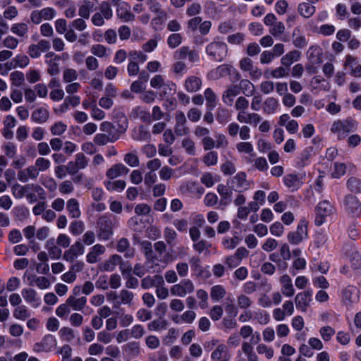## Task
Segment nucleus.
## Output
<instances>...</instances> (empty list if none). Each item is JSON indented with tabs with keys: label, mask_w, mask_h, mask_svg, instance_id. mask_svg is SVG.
Segmentation results:
<instances>
[{
	"label": "nucleus",
	"mask_w": 361,
	"mask_h": 361,
	"mask_svg": "<svg viewBox=\"0 0 361 361\" xmlns=\"http://www.w3.org/2000/svg\"><path fill=\"white\" fill-rule=\"evenodd\" d=\"M49 118V111L44 107H39L32 111L31 120L37 123H44Z\"/></svg>",
	"instance_id": "35"
},
{
	"label": "nucleus",
	"mask_w": 361,
	"mask_h": 361,
	"mask_svg": "<svg viewBox=\"0 0 361 361\" xmlns=\"http://www.w3.org/2000/svg\"><path fill=\"white\" fill-rule=\"evenodd\" d=\"M279 106L277 99L270 97H267L263 103V112L267 114H274Z\"/></svg>",
	"instance_id": "41"
},
{
	"label": "nucleus",
	"mask_w": 361,
	"mask_h": 361,
	"mask_svg": "<svg viewBox=\"0 0 361 361\" xmlns=\"http://www.w3.org/2000/svg\"><path fill=\"white\" fill-rule=\"evenodd\" d=\"M116 250L119 252H126L125 257L127 258H131L134 256V249L130 247V242L126 238H122L118 240Z\"/></svg>",
	"instance_id": "39"
},
{
	"label": "nucleus",
	"mask_w": 361,
	"mask_h": 361,
	"mask_svg": "<svg viewBox=\"0 0 361 361\" xmlns=\"http://www.w3.org/2000/svg\"><path fill=\"white\" fill-rule=\"evenodd\" d=\"M98 238L103 240H109L113 235V222L106 216H102L99 220Z\"/></svg>",
	"instance_id": "8"
},
{
	"label": "nucleus",
	"mask_w": 361,
	"mask_h": 361,
	"mask_svg": "<svg viewBox=\"0 0 361 361\" xmlns=\"http://www.w3.org/2000/svg\"><path fill=\"white\" fill-rule=\"evenodd\" d=\"M104 184L109 191L116 192H121L126 185V182L122 180L105 181Z\"/></svg>",
	"instance_id": "54"
},
{
	"label": "nucleus",
	"mask_w": 361,
	"mask_h": 361,
	"mask_svg": "<svg viewBox=\"0 0 361 361\" xmlns=\"http://www.w3.org/2000/svg\"><path fill=\"white\" fill-rule=\"evenodd\" d=\"M11 30L13 34L18 37H23L27 33L28 26L24 23H15L12 25Z\"/></svg>",
	"instance_id": "60"
},
{
	"label": "nucleus",
	"mask_w": 361,
	"mask_h": 361,
	"mask_svg": "<svg viewBox=\"0 0 361 361\" xmlns=\"http://www.w3.org/2000/svg\"><path fill=\"white\" fill-rule=\"evenodd\" d=\"M106 252V247L101 244L93 245L86 255V261L89 264H95L100 261L99 256Z\"/></svg>",
	"instance_id": "24"
},
{
	"label": "nucleus",
	"mask_w": 361,
	"mask_h": 361,
	"mask_svg": "<svg viewBox=\"0 0 361 361\" xmlns=\"http://www.w3.org/2000/svg\"><path fill=\"white\" fill-rule=\"evenodd\" d=\"M27 280L30 286H35L39 289H47L51 286L49 279L45 276L32 275L27 278Z\"/></svg>",
	"instance_id": "32"
},
{
	"label": "nucleus",
	"mask_w": 361,
	"mask_h": 361,
	"mask_svg": "<svg viewBox=\"0 0 361 361\" xmlns=\"http://www.w3.org/2000/svg\"><path fill=\"white\" fill-rule=\"evenodd\" d=\"M294 300L298 310L302 312H307L312 300V290L310 289L298 293Z\"/></svg>",
	"instance_id": "11"
},
{
	"label": "nucleus",
	"mask_w": 361,
	"mask_h": 361,
	"mask_svg": "<svg viewBox=\"0 0 361 361\" xmlns=\"http://www.w3.org/2000/svg\"><path fill=\"white\" fill-rule=\"evenodd\" d=\"M307 237V221L305 219H302L298 224L297 230L293 232H290L288 234L287 238L290 243L293 245H298Z\"/></svg>",
	"instance_id": "5"
},
{
	"label": "nucleus",
	"mask_w": 361,
	"mask_h": 361,
	"mask_svg": "<svg viewBox=\"0 0 361 361\" xmlns=\"http://www.w3.org/2000/svg\"><path fill=\"white\" fill-rule=\"evenodd\" d=\"M239 334L244 340L250 338L249 341L254 344H258L261 341L259 332L254 331V329L250 325L241 326Z\"/></svg>",
	"instance_id": "18"
},
{
	"label": "nucleus",
	"mask_w": 361,
	"mask_h": 361,
	"mask_svg": "<svg viewBox=\"0 0 361 361\" xmlns=\"http://www.w3.org/2000/svg\"><path fill=\"white\" fill-rule=\"evenodd\" d=\"M239 66L243 72H248L252 79H258L262 75L261 70L255 66L252 59L248 57L243 58L239 62Z\"/></svg>",
	"instance_id": "16"
},
{
	"label": "nucleus",
	"mask_w": 361,
	"mask_h": 361,
	"mask_svg": "<svg viewBox=\"0 0 361 361\" xmlns=\"http://www.w3.org/2000/svg\"><path fill=\"white\" fill-rule=\"evenodd\" d=\"M122 262V257L116 254L111 255L108 259L104 261L99 265V269L102 271H113L118 264Z\"/></svg>",
	"instance_id": "25"
},
{
	"label": "nucleus",
	"mask_w": 361,
	"mask_h": 361,
	"mask_svg": "<svg viewBox=\"0 0 361 361\" xmlns=\"http://www.w3.org/2000/svg\"><path fill=\"white\" fill-rule=\"evenodd\" d=\"M226 295L225 288L220 285L214 286L211 288L210 295L213 300L219 301L222 299Z\"/></svg>",
	"instance_id": "62"
},
{
	"label": "nucleus",
	"mask_w": 361,
	"mask_h": 361,
	"mask_svg": "<svg viewBox=\"0 0 361 361\" xmlns=\"http://www.w3.org/2000/svg\"><path fill=\"white\" fill-rule=\"evenodd\" d=\"M307 56L309 61L312 64H317L321 63L322 56V49L319 46H311L307 52Z\"/></svg>",
	"instance_id": "38"
},
{
	"label": "nucleus",
	"mask_w": 361,
	"mask_h": 361,
	"mask_svg": "<svg viewBox=\"0 0 361 361\" xmlns=\"http://www.w3.org/2000/svg\"><path fill=\"white\" fill-rule=\"evenodd\" d=\"M218 340H212L209 343V346L212 348L216 345V349L211 354V359L214 361H221L228 357V361L230 360L231 355L228 354V350L227 346L224 344H218Z\"/></svg>",
	"instance_id": "13"
},
{
	"label": "nucleus",
	"mask_w": 361,
	"mask_h": 361,
	"mask_svg": "<svg viewBox=\"0 0 361 361\" xmlns=\"http://www.w3.org/2000/svg\"><path fill=\"white\" fill-rule=\"evenodd\" d=\"M316 8L313 5L307 2L299 4L298 11L302 17L308 18L315 13Z\"/></svg>",
	"instance_id": "45"
},
{
	"label": "nucleus",
	"mask_w": 361,
	"mask_h": 361,
	"mask_svg": "<svg viewBox=\"0 0 361 361\" xmlns=\"http://www.w3.org/2000/svg\"><path fill=\"white\" fill-rule=\"evenodd\" d=\"M299 28H295L293 32V44L297 48H304L307 46V42L305 35L300 33Z\"/></svg>",
	"instance_id": "47"
},
{
	"label": "nucleus",
	"mask_w": 361,
	"mask_h": 361,
	"mask_svg": "<svg viewBox=\"0 0 361 361\" xmlns=\"http://www.w3.org/2000/svg\"><path fill=\"white\" fill-rule=\"evenodd\" d=\"M216 190L220 195L219 207H226L232 202L233 190L224 184H219Z\"/></svg>",
	"instance_id": "17"
},
{
	"label": "nucleus",
	"mask_w": 361,
	"mask_h": 361,
	"mask_svg": "<svg viewBox=\"0 0 361 361\" xmlns=\"http://www.w3.org/2000/svg\"><path fill=\"white\" fill-rule=\"evenodd\" d=\"M39 175L35 165H31L25 169L18 171V179L22 183H27L29 180H36Z\"/></svg>",
	"instance_id": "22"
},
{
	"label": "nucleus",
	"mask_w": 361,
	"mask_h": 361,
	"mask_svg": "<svg viewBox=\"0 0 361 361\" xmlns=\"http://www.w3.org/2000/svg\"><path fill=\"white\" fill-rule=\"evenodd\" d=\"M85 231V224L82 221H73L69 226V231L73 235L77 236Z\"/></svg>",
	"instance_id": "58"
},
{
	"label": "nucleus",
	"mask_w": 361,
	"mask_h": 361,
	"mask_svg": "<svg viewBox=\"0 0 361 361\" xmlns=\"http://www.w3.org/2000/svg\"><path fill=\"white\" fill-rule=\"evenodd\" d=\"M22 295L26 302L33 307H37L41 302L40 298L37 295L35 290L32 288H24L22 290Z\"/></svg>",
	"instance_id": "29"
},
{
	"label": "nucleus",
	"mask_w": 361,
	"mask_h": 361,
	"mask_svg": "<svg viewBox=\"0 0 361 361\" xmlns=\"http://www.w3.org/2000/svg\"><path fill=\"white\" fill-rule=\"evenodd\" d=\"M129 172V169L123 164H116L109 169L106 176L109 179H114L122 175H126Z\"/></svg>",
	"instance_id": "31"
},
{
	"label": "nucleus",
	"mask_w": 361,
	"mask_h": 361,
	"mask_svg": "<svg viewBox=\"0 0 361 361\" xmlns=\"http://www.w3.org/2000/svg\"><path fill=\"white\" fill-rule=\"evenodd\" d=\"M118 298L120 299L119 304L131 305L134 298V293L127 289H122Z\"/></svg>",
	"instance_id": "57"
},
{
	"label": "nucleus",
	"mask_w": 361,
	"mask_h": 361,
	"mask_svg": "<svg viewBox=\"0 0 361 361\" xmlns=\"http://www.w3.org/2000/svg\"><path fill=\"white\" fill-rule=\"evenodd\" d=\"M97 13L106 20H110L113 16V11L111 8L110 3L109 1H102L99 6V11Z\"/></svg>",
	"instance_id": "52"
},
{
	"label": "nucleus",
	"mask_w": 361,
	"mask_h": 361,
	"mask_svg": "<svg viewBox=\"0 0 361 361\" xmlns=\"http://www.w3.org/2000/svg\"><path fill=\"white\" fill-rule=\"evenodd\" d=\"M85 252V247L80 240L75 241L69 249L66 250L63 255V259L66 262H73L75 259Z\"/></svg>",
	"instance_id": "14"
},
{
	"label": "nucleus",
	"mask_w": 361,
	"mask_h": 361,
	"mask_svg": "<svg viewBox=\"0 0 361 361\" xmlns=\"http://www.w3.org/2000/svg\"><path fill=\"white\" fill-rule=\"evenodd\" d=\"M66 209L71 218L78 219L81 216L79 202L75 198H71L67 201Z\"/></svg>",
	"instance_id": "36"
},
{
	"label": "nucleus",
	"mask_w": 361,
	"mask_h": 361,
	"mask_svg": "<svg viewBox=\"0 0 361 361\" xmlns=\"http://www.w3.org/2000/svg\"><path fill=\"white\" fill-rule=\"evenodd\" d=\"M356 128V122L352 119L336 120L331 125V132L336 135L338 140H343Z\"/></svg>",
	"instance_id": "2"
},
{
	"label": "nucleus",
	"mask_w": 361,
	"mask_h": 361,
	"mask_svg": "<svg viewBox=\"0 0 361 361\" xmlns=\"http://www.w3.org/2000/svg\"><path fill=\"white\" fill-rule=\"evenodd\" d=\"M240 94V87L237 85H230L223 92L222 101L227 106H232L234 102V98Z\"/></svg>",
	"instance_id": "28"
},
{
	"label": "nucleus",
	"mask_w": 361,
	"mask_h": 361,
	"mask_svg": "<svg viewBox=\"0 0 361 361\" xmlns=\"http://www.w3.org/2000/svg\"><path fill=\"white\" fill-rule=\"evenodd\" d=\"M168 324L169 322L166 319H158L150 322L147 325V328L149 331H157L163 329H166Z\"/></svg>",
	"instance_id": "56"
},
{
	"label": "nucleus",
	"mask_w": 361,
	"mask_h": 361,
	"mask_svg": "<svg viewBox=\"0 0 361 361\" xmlns=\"http://www.w3.org/2000/svg\"><path fill=\"white\" fill-rule=\"evenodd\" d=\"M164 280L161 275L147 276L141 281V286L147 290L159 285H164Z\"/></svg>",
	"instance_id": "30"
},
{
	"label": "nucleus",
	"mask_w": 361,
	"mask_h": 361,
	"mask_svg": "<svg viewBox=\"0 0 361 361\" xmlns=\"http://www.w3.org/2000/svg\"><path fill=\"white\" fill-rule=\"evenodd\" d=\"M324 82L321 76H314L310 81V85L313 90L327 91L329 90V85L328 82L324 84Z\"/></svg>",
	"instance_id": "51"
},
{
	"label": "nucleus",
	"mask_w": 361,
	"mask_h": 361,
	"mask_svg": "<svg viewBox=\"0 0 361 361\" xmlns=\"http://www.w3.org/2000/svg\"><path fill=\"white\" fill-rule=\"evenodd\" d=\"M30 188V184L21 185L18 183H16L11 188L12 194L16 199H21L26 195Z\"/></svg>",
	"instance_id": "53"
},
{
	"label": "nucleus",
	"mask_w": 361,
	"mask_h": 361,
	"mask_svg": "<svg viewBox=\"0 0 361 361\" xmlns=\"http://www.w3.org/2000/svg\"><path fill=\"white\" fill-rule=\"evenodd\" d=\"M150 133L143 126L135 128L133 130L132 137L136 141H147L150 139Z\"/></svg>",
	"instance_id": "50"
},
{
	"label": "nucleus",
	"mask_w": 361,
	"mask_h": 361,
	"mask_svg": "<svg viewBox=\"0 0 361 361\" xmlns=\"http://www.w3.org/2000/svg\"><path fill=\"white\" fill-rule=\"evenodd\" d=\"M305 178L304 173H289L283 177V183L291 191H295L303 185Z\"/></svg>",
	"instance_id": "10"
},
{
	"label": "nucleus",
	"mask_w": 361,
	"mask_h": 361,
	"mask_svg": "<svg viewBox=\"0 0 361 361\" xmlns=\"http://www.w3.org/2000/svg\"><path fill=\"white\" fill-rule=\"evenodd\" d=\"M176 53L180 59H188L190 62H197L199 61V54L195 50L190 49L188 47H180Z\"/></svg>",
	"instance_id": "33"
},
{
	"label": "nucleus",
	"mask_w": 361,
	"mask_h": 361,
	"mask_svg": "<svg viewBox=\"0 0 361 361\" xmlns=\"http://www.w3.org/2000/svg\"><path fill=\"white\" fill-rule=\"evenodd\" d=\"M335 212L334 207L328 200L320 202L315 208L314 223L317 226L322 225L328 216Z\"/></svg>",
	"instance_id": "3"
},
{
	"label": "nucleus",
	"mask_w": 361,
	"mask_h": 361,
	"mask_svg": "<svg viewBox=\"0 0 361 361\" xmlns=\"http://www.w3.org/2000/svg\"><path fill=\"white\" fill-rule=\"evenodd\" d=\"M130 6L126 2H123L116 10L117 16L125 22L133 20L134 16L130 11Z\"/></svg>",
	"instance_id": "37"
},
{
	"label": "nucleus",
	"mask_w": 361,
	"mask_h": 361,
	"mask_svg": "<svg viewBox=\"0 0 361 361\" xmlns=\"http://www.w3.org/2000/svg\"><path fill=\"white\" fill-rule=\"evenodd\" d=\"M269 33L274 37L275 38H278L281 36L285 32V25L281 21H277L273 25L270 27L269 30Z\"/></svg>",
	"instance_id": "64"
},
{
	"label": "nucleus",
	"mask_w": 361,
	"mask_h": 361,
	"mask_svg": "<svg viewBox=\"0 0 361 361\" xmlns=\"http://www.w3.org/2000/svg\"><path fill=\"white\" fill-rule=\"evenodd\" d=\"M344 66L350 70V73L353 76L361 78V63H359L357 57L350 54L346 55Z\"/></svg>",
	"instance_id": "19"
},
{
	"label": "nucleus",
	"mask_w": 361,
	"mask_h": 361,
	"mask_svg": "<svg viewBox=\"0 0 361 361\" xmlns=\"http://www.w3.org/2000/svg\"><path fill=\"white\" fill-rule=\"evenodd\" d=\"M250 106V102L244 96L238 97L234 104V108L237 111V114L242 112L245 110H248Z\"/></svg>",
	"instance_id": "59"
},
{
	"label": "nucleus",
	"mask_w": 361,
	"mask_h": 361,
	"mask_svg": "<svg viewBox=\"0 0 361 361\" xmlns=\"http://www.w3.org/2000/svg\"><path fill=\"white\" fill-rule=\"evenodd\" d=\"M60 58L54 52H49L45 55V62L48 65L47 73L50 75H56L59 73Z\"/></svg>",
	"instance_id": "20"
},
{
	"label": "nucleus",
	"mask_w": 361,
	"mask_h": 361,
	"mask_svg": "<svg viewBox=\"0 0 361 361\" xmlns=\"http://www.w3.org/2000/svg\"><path fill=\"white\" fill-rule=\"evenodd\" d=\"M220 78L231 75L233 81H238L240 78V75L238 71L232 66L223 64L216 68V72Z\"/></svg>",
	"instance_id": "26"
},
{
	"label": "nucleus",
	"mask_w": 361,
	"mask_h": 361,
	"mask_svg": "<svg viewBox=\"0 0 361 361\" xmlns=\"http://www.w3.org/2000/svg\"><path fill=\"white\" fill-rule=\"evenodd\" d=\"M229 187L238 193H243L250 188V181L247 180V175L245 172H238L228 182Z\"/></svg>",
	"instance_id": "4"
},
{
	"label": "nucleus",
	"mask_w": 361,
	"mask_h": 361,
	"mask_svg": "<svg viewBox=\"0 0 361 361\" xmlns=\"http://www.w3.org/2000/svg\"><path fill=\"white\" fill-rule=\"evenodd\" d=\"M184 86L187 92H196L201 88L202 80L197 76H190L186 78Z\"/></svg>",
	"instance_id": "34"
},
{
	"label": "nucleus",
	"mask_w": 361,
	"mask_h": 361,
	"mask_svg": "<svg viewBox=\"0 0 361 361\" xmlns=\"http://www.w3.org/2000/svg\"><path fill=\"white\" fill-rule=\"evenodd\" d=\"M134 117L140 118L143 122H151L150 113L144 109L137 106L133 110Z\"/></svg>",
	"instance_id": "61"
},
{
	"label": "nucleus",
	"mask_w": 361,
	"mask_h": 361,
	"mask_svg": "<svg viewBox=\"0 0 361 361\" xmlns=\"http://www.w3.org/2000/svg\"><path fill=\"white\" fill-rule=\"evenodd\" d=\"M127 126L123 127L120 131L115 132V127L109 121H104L100 124V130L104 132L108 135H121L126 130Z\"/></svg>",
	"instance_id": "48"
},
{
	"label": "nucleus",
	"mask_w": 361,
	"mask_h": 361,
	"mask_svg": "<svg viewBox=\"0 0 361 361\" xmlns=\"http://www.w3.org/2000/svg\"><path fill=\"white\" fill-rule=\"evenodd\" d=\"M228 48L226 42L216 37L205 47V52L213 61L221 62L227 56Z\"/></svg>",
	"instance_id": "1"
},
{
	"label": "nucleus",
	"mask_w": 361,
	"mask_h": 361,
	"mask_svg": "<svg viewBox=\"0 0 361 361\" xmlns=\"http://www.w3.org/2000/svg\"><path fill=\"white\" fill-rule=\"evenodd\" d=\"M238 87H240V92L242 90L243 93L246 97H251L254 95L255 92V86L250 80L247 79H243L240 81Z\"/></svg>",
	"instance_id": "46"
},
{
	"label": "nucleus",
	"mask_w": 361,
	"mask_h": 361,
	"mask_svg": "<svg viewBox=\"0 0 361 361\" xmlns=\"http://www.w3.org/2000/svg\"><path fill=\"white\" fill-rule=\"evenodd\" d=\"M342 298L347 304L357 302L359 299L358 289L354 286H348L342 290Z\"/></svg>",
	"instance_id": "27"
},
{
	"label": "nucleus",
	"mask_w": 361,
	"mask_h": 361,
	"mask_svg": "<svg viewBox=\"0 0 361 361\" xmlns=\"http://www.w3.org/2000/svg\"><path fill=\"white\" fill-rule=\"evenodd\" d=\"M236 120L242 124H249L253 127H256L262 121V118L259 114L255 112H250L245 110L237 114Z\"/></svg>",
	"instance_id": "12"
},
{
	"label": "nucleus",
	"mask_w": 361,
	"mask_h": 361,
	"mask_svg": "<svg viewBox=\"0 0 361 361\" xmlns=\"http://www.w3.org/2000/svg\"><path fill=\"white\" fill-rule=\"evenodd\" d=\"M241 238L239 236H225L223 238L221 244L224 249L228 250H234L240 243Z\"/></svg>",
	"instance_id": "44"
},
{
	"label": "nucleus",
	"mask_w": 361,
	"mask_h": 361,
	"mask_svg": "<svg viewBox=\"0 0 361 361\" xmlns=\"http://www.w3.org/2000/svg\"><path fill=\"white\" fill-rule=\"evenodd\" d=\"M252 319L256 320L261 325H265L269 323L270 317L267 312L263 310H257L253 311Z\"/></svg>",
	"instance_id": "55"
},
{
	"label": "nucleus",
	"mask_w": 361,
	"mask_h": 361,
	"mask_svg": "<svg viewBox=\"0 0 361 361\" xmlns=\"http://www.w3.org/2000/svg\"><path fill=\"white\" fill-rule=\"evenodd\" d=\"M195 290V286L190 279H183L179 283L171 286V294L174 296L183 298L188 294L192 293Z\"/></svg>",
	"instance_id": "6"
},
{
	"label": "nucleus",
	"mask_w": 361,
	"mask_h": 361,
	"mask_svg": "<svg viewBox=\"0 0 361 361\" xmlns=\"http://www.w3.org/2000/svg\"><path fill=\"white\" fill-rule=\"evenodd\" d=\"M301 54L299 51L293 50L288 52L281 59L282 65L290 66L294 62L298 61L300 59Z\"/></svg>",
	"instance_id": "43"
},
{
	"label": "nucleus",
	"mask_w": 361,
	"mask_h": 361,
	"mask_svg": "<svg viewBox=\"0 0 361 361\" xmlns=\"http://www.w3.org/2000/svg\"><path fill=\"white\" fill-rule=\"evenodd\" d=\"M56 16V11L52 7H46L41 10H35L31 13L30 19L35 24H39L42 20H51Z\"/></svg>",
	"instance_id": "7"
},
{
	"label": "nucleus",
	"mask_w": 361,
	"mask_h": 361,
	"mask_svg": "<svg viewBox=\"0 0 361 361\" xmlns=\"http://www.w3.org/2000/svg\"><path fill=\"white\" fill-rule=\"evenodd\" d=\"M13 315L16 319L24 321L30 317L31 312L25 305H19L14 310Z\"/></svg>",
	"instance_id": "49"
},
{
	"label": "nucleus",
	"mask_w": 361,
	"mask_h": 361,
	"mask_svg": "<svg viewBox=\"0 0 361 361\" xmlns=\"http://www.w3.org/2000/svg\"><path fill=\"white\" fill-rule=\"evenodd\" d=\"M119 139V135H108L104 133H98L94 137V142L99 146H103L109 142H114Z\"/></svg>",
	"instance_id": "42"
},
{
	"label": "nucleus",
	"mask_w": 361,
	"mask_h": 361,
	"mask_svg": "<svg viewBox=\"0 0 361 361\" xmlns=\"http://www.w3.org/2000/svg\"><path fill=\"white\" fill-rule=\"evenodd\" d=\"M56 344V338L52 335H46L39 343L34 345L35 352H49Z\"/></svg>",
	"instance_id": "23"
},
{
	"label": "nucleus",
	"mask_w": 361,
	"mask_h": 361,
	"mask_svg": "<svg viewBox=\"0 0 361 361\" xmlns=\"http://www.w3.org/2000/svg\"><path fill=\"white\" fill-rule=\"evenodd\" d=\"M67 302L73 310L82 311L86 305L87 298L85 296L75 298L71 295L67 298Z\"/></svg>",
	"instance_id": "40"
},
{
	"label": "nucleus",
	"mask_w": 361,
	"mask_h": 361,
	"mask_svg": "<svg viewBox=\"0 0 361 361\" xmlns=\"http://www.w3.org/2000/svg\"><path fill=\"white\" fill-rule=\"evenodd\" d=\"M175 121L174 132L176 135L183 136L189 133L186 117L183 111H177L176 112Z\"/></svg>",
	"instance_id": "15"
},
{
	"label": "nucleus",
	"mask_w": 361,
	"mask_h": 361,
	"mask_svg": "<svg viewBox=\"0 0 361 361\" xmlns=\"http://www.w3.org/2000/svg\"><path fill=\"white\" fill-rule=\"evenodd\" d=\"M344 206L345 212L353 217L358 216L361 213V202L354 195L345 196Z\"/></svg>",
	"instance_id": "9"
},
{
	"label": "nucleus",
	"mask_w": 361,
	"mask_h": 361,
	"mask_svg": "<svg viewBox=\"0 0 361 361\" xmlns=\"http://www.w3.org/2000/svg\"><path fill=\"white\" fill-rule=\"evenodd\" d=\"M35 166L38 172H43L49 170L51 167V161L44 157H38L35 162Z\"/></svg>",
	"instance_id": "63"
},
{
	"label": "nucleus",
	"mask_w": 361,
	"mask_h": 361,
	"mask_svg": "<svg viewBox=\"0 0 361 361\" xmlns=\"http://www.w3.org/2000/svg\"><path fill=\"white\" fill-rule=\"evenodd\" d=\"M281 284V293L286 297L291 298L295 294V288L292 282V279L288 274L282 275L279 279Z\"/></svg>",
	"instance_id": "21"
}]
</instances>
